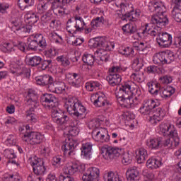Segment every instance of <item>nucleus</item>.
I'll list each match as a JSON object with an SVG mask.
<instances>
[{
	"instance_id": "f257e3e1",
	"label": "nucleus",
	"mask_w": 181,
	"mask_h": 181,
	"mask_svg": "<svg viewBox=\"0 0 181 181\" xmlns=\"http://www.w3.org/2000/svg\"><path fill=\"white\" fill-rule=\"evenodd\" d=\"M130 80L124 82L119 88L118 97L127 108H132L139 104L137 97H140L142 92H141L139 86L136 85L135 83H144L145 75L141 70L134 71L130 76ZM132 95H137V97L134 98Z\"/></svg>"
},
{
	"instance_id": "f03ea898",
	"label": "nucleus",
	"mask_w": 181,
	"mask_h": 181,
	"mask_svg": "<svg viewBox=\"0 0 181 181\" xmlns=\"http://www.w3.org/2000/svg\"><path fill=\"white\" fill-rule=\"evenodd\" d=\"M151 22L156 26L151 28L148 23H146L138 30L137 35L139 37H144L146 35H150V36L153 37L159 36L162 31V28L169 23V19H168V16L161 14L159 16H152Z\"/></svg>"
},
{
	"instance_id": "7ed1b4c3",
	"label": "nucleus",
	"mask_w": 181,
	"mask_h": 181,
	"mask_svg": "<svg viewBox=\"0 0 181 181\" xmlns=\"http://www.w3.org/2000/svg\"><path fill=\"white\" fill-rule=\"evenodd\" d=\"M128 67L122 65L113 66L109 69L110 74L106 77V80L112 87L119 86L122 81V76H120L121 73L127 71Z\"/></svg>"
},
{
	"instance_id": "20e7f679",
	"label": "nucleus",
	"mask_w": 181,
	"mask_h": 181,
	"mask_svg": "<svg viewBox=\"0 0 181 181\" xmlns=\"http://www.w3.org/2000/svg\"><path fill=\"white\" fill-rule=\"evenodd\" d=\"M116 6L119 8V9L116 10V13L118 15L119 18L125 16L126 18H128L129 21H131V22H136V21L139 20V16H141V10L132 9L129 11H128V6H127L124 3H120L119 5L116 4Z\"/></svg>"
},
{
	"instance_id": "39448f33",
	"label": "nucleus",
	"mask_w": 181,
	"mask_h": 181,
	"mask_svg": "<svg viewBox=\"0 0 181 181\" xmlns=\"http://www.w3.org/2000/svg\"><path fill=\"white\" fill-rule=\"evenodd\" d=\"M27 45L30 50H37V47L46 49L47 42L42 34H33L28 38Z\"/></svg>"
},
{
	"instance_id": "423d86ee",
	"label": "nucleus",
	"mask_w": 181,
	"mask_h": 181,
	"mask_svg": "<svg viewBox=\"0 0 181 181\" xmlns=\"http://www.w3.org/2000/svg\"><path fill=\"white\" fill-rule=\"evenodd\" d=\"M175 52L172 51H162L153 56V62L154 64H170L175 62Z\"/></svg>"
},
{
	"instance_id": "0eeeda50",
	"label": "nucleus",
	"mask_w": 181,
	"mask_h": 181,
	"mask_svg": "<svg viewBox=\"0 0 181 181\" xmlns=\"http://www.w3.org/2000/svg\"><path fill=\"white\" fill-rule=\"evenodd\" d=\"M45 139V136L40 132H25L22 136V140L25 142L28 145H40Z\"/></svg>"
},
{
	"instance_id": "6e6552de",
	"label": "nucleus",
	"mask_w": 181,
	"mask_h": 181,
	"mask_svg": "<svg viewBox=\"0 0 181 181\" xmlns=\"http://www.w3.org/2000/svg\"><path fill=\"white\" fill-rule=\"evenodd\" d=\"M28 162L32 166L33 173L37 176H43L46 173V167L43 159L34 156L30 157Z\"/></svg>"
},
{
	"instance_id": "1a4fd4ad",
	"label": "nucleus",
	"mask_w": 181,
	"mask_h": 181,
	"mask_svg": "<svg viewBox=\"0 0 181 181\" xmlns=\"http://www.w3.org/2000/svg\"><path fill=\"white\" fill-rule=\"evenodd\" d=\"M89 46L95 49H106V50H114L115 43L110 42L104 37H96L90 41Z\"/></svg>"
},
{
	"instance_id": "9d476101",
	"label": "nucleus",
	"mask_w": 181,
	"mask_h": 181,
	"mask_svg": "<svg viewBox=\"0 0 181 181\" xmlns=\"http://www.w3.org/2000/svg\"><path fill=\"white\" fill-rule=\"evenodd\" d=\"M92 138L96 142L100 144H108L111 136L108 134V130L105 128H100L94 129L92 132Z\"/></svg>"
},
{
	"instance_id": "9b49d317",
	"label": "nucleus",
	"mask_w": 181,
	"mask_h": 181,
	"mask_svg": "<svg viewBox=\"0 0 181 181\" xmlns=\"http://www.w3.org/2000/svg\"><path fill=\"white\" fill-rule=\"evenodd\" d=\"M101 151L105 159H115V158H118L124 152V148L104 146L102 147Z\"/></svg>"
},
{
	"instance_id": "f8f14e48",
	"label": "nucleus",
	"mask_w": 181,
	"mask_h": 181,
	"mask_svg": "<svg viewBox=\"0 0 181 181\" xmlns=\"http://www.w3.org/2000/svg\"><path fill=\"white\" fill-rule=\"evenodd\" d=\"M156 108V102L153 99H145L139 109L141 115L146 116L147 119L152 115V110Z\"/></svg>"
},
{
	"instance_id": "ddd939ff",
	"label": "nucleus",
	"mask_w": 181,
	"mask_h": 181,
	"mask_svg": "<svg viewBox=\"0 0 181 181\" xmlns=\"http://www.w3.org/2000/svg\"><path fill=\"white\" fill-rule=\"evenodd\" d=\"M52 120L57 125H67L70 117L62 110H52L51 112Z\"/></svg>"
},
{
	"instance_id": "4468645a",
	"label": "nucleus",
	"mask_w": 181,
	"mask_h": 181,
	"mask_svg": "<svg viewBox=\"0 0 181 181\" xmlns=\"http://www.w3.org/2000/svg\"><path fill=\"white\" fill-rule=\"evenodd\" d=\"M64 173L66 175H74L78 172H84L86 170V165L81 163H69L63 168Z\"/></svg>"
},
{
	"instance_id": "2eb2a0df",
	"label": "nucleus",
	"mask_w": 181,
	"mask_h": 181,
	"mask_svg": "<svg viewBox=\"0 0 181 181\" xmlns=\"http://www.w3.org/2000/svg\"><path fill=\"white\" fill-rule=\"evenodd\" d=\"M165 115V110L160 107L156 109L154 107L152 110L151 115H150L149 118H147V120H148L152 125H156L157 124H159L160 121L163 120Z\"/></svg>"
},
{
	"instance_id": "dca6fc26",
	"label": "nucleus",
	"mask_w": 181,
	"mask_h": 181,
	"mask_svg": "<svg viewBox=\"0 0 181 181\" xmlns=\"http://www.w3.org/2000/svg\"><path fill=\"white\" fill-rule=\"evenodd\" d=\"M77 145H78V144L74 139H69L67 141H66L62 146V150L64 152V156L69 158L74 156V151H76Z\"/></svg>"
},
{
	"instance_id": "f3484780",
	"label": "nucleus",
	"mask_w": 181,
	"mask_h": 181,
	"mask_svg": "<svg viewBox=\"0 0 181 181\" xmlns=\"http://www.w3.org/2000/svg\"><path fill=\"white\" fill-rule=\"evenodd\" d=\"M41 103L46 110H52L56 107L57 99L53 94L45 93L41 96Z\"/></svg>"
},
{
	"instance_id": "a211bd4d",
	"label": "nucleus",
	"mask_w": 181,
	"mask_h": 181,
	"mask_svg": "<svg viewBox=\"0 0 181 181\" xmlns=\"http://www.w3.org/2000/svg\"><path fill=\"white\" fill-rule=\"evenodd\" d=\"M148 9L150 12H156L154 16L159 15H166V6L162 1H153L148 3Z\"/></svg>"
},
{
	"instance_id": "6ab92c4d",
	"label": "nucleus",
	"mask_w": 181,
	"mask_h": 181,
	"mask_svg": "<svg viewBox=\"0 0 181 181\" xmlns=\"http://www.w3.org/2000/svg\"><path fill=\"white\" fill-rule=\"evenodd\" d=\"M156 40L158 45L163 49H167L172 46V35L168 33H162V31H160Z\"/></svg>"
},
{
	"instance_id": "aec40b11",
	"label": "nucleus",
	"mask_w": 181,
	"mask_h": 181,
	"mask_svg": "<svg viewBox=\"0 0 181 181\" xmlns=\"http://www.w3.org/2000/svg\"><path fill=\"white\" fill-rule=\"evenodd\" d=\"M83 181H100V169L95 167L89 168L82 176Z\"/></svg>"
},
{
	"instance_id": "412c9836",
	"label": "nucleus",
	"mask_w": 181,
	"mask_h": 181,
	"mask_svg": "<svg viewBox=\"0 0 181 181\" xmlns=\"http://www.w3.org/2000/svg\"><path fill=\"white\" fill-rule=\"evenodd\" d=\"M26 104L30 108H37L39 106V96L35 93V90L29 89L25 97Z\"/></svg>"
},
{
	"instance_id": "4be33fe9",
	"label": "nucleus",
	"mask_w": 181,
	"mask_h": 181,
	"mask_svg": "<svg viewBox=\"0 0 181 181\" xmlns=\"http://www.w3.org/2000/svg\"><path fill=\"white\" fill-rule=\"evenodd\" d=\"M66 80L70 86L78 88L81 86L83 78L81 74L76 73H69L66 75Z\"/></svg>"
},
{
	"instance_id": "5701e85b",
	"label": "nucleus",
	"mask_w": 181,
	"mask_h": 181,
	"mask_svg": "<svg viewBox=\"0 0 181 181\" xmlns=\"http://www.w3.org/2000/svg\"><path fill=\"white\" fill-rule=\"evenodd\" d=\"M93 100V105L95 107H105V105H110V102L107 99L105 94L103 93H97L91 98Z\"/></svg>"
},
{
	"instance_id": "b1692460",
	"label": "nucleus",
	"mask_w": 181,
	"mask_h": 181,
	"mask_svg": "<svg viewBox=\"0 0 181 181\" xmlns=\"http://www.w3.org/2000/svg\"><path fill=\"white\" fill-rule=\"evenodd\" d=\"M78 100L76 98H68L64 105V108L71 115H74L78 107Z\"/></svg>"
},
{
	"instance_id": "393cba45",
	"label": "nucleus",
	"mask_w": 181,
	"mask_h": 181,
	"mask_svg": "<svg viewBox=\"0 0 181 181\" xmlns=\"http://www.w3.org/2000/svg\"><path fill=\"white\" fill-rule=\"evenodd\" d=\"M158 127L159 134L163 136H170L172 132L176 131L175 126L170 123L161 122Z\"/></svg>"
},
{
	"instance_id": "a878e982",
	"label": "nucleus",
	"mask_w": 181,
	"mask_h": 181,
	"mask_svg": "<svg viewBox=\"0 0 181 181\" xmlns=\"http://www.w3.org/2000/svg\"><path fill=\"white\" fill-rule=\"evenodd\" d=\"M103 21H104V18L103 17H97L96 18L92 20L90 25L86 27V35L91 33V32H95V30L100 28L101 23H103Z\"/></svg>"
},
{
	"instance_id": "bb28decb",
	"label": "nucleus",
	"mask_w": 181,
	"mask_h": 181,
	"mask_svg": "<svg viewBox=\"0 0 181 181\" xmlns=\"http://www.w3.org/2000/svg\"><path fill=\"white\" fill-rule=\"evenodd\" d=\"M126 176L128 181H139V171L136 167H130L126 172Z\"/></svg>"
},
{
	"instance_id": "cd10ccee",
	"label": "nucleus",
	"mask_w": 181,
	"mask_h": 181,
	"mask_svg": "<svg viewBox=\"0 0 181 181\" xmlns=\"http://www.w3.org/2000/svg\"><path fill=\"white\" fill-rule=\"evenodd\" d=\"M112 49H107L105 48L98 49L95 52V57L100 59L101 62H108V59H110V52Z\"/></svg>"
},
{
	"instance_id": "c85d7f7f",
	"label": "nucleus",
	"mask_w": 181,
	"mask_h": 181,
	"mask_svg": "<svg viewBox=\"0 0 181 181\" xmlns=\"http://www.w3.org/2000/svg\"><path fill=\"white\" fill-rule=\"evenodd\" d=\"M74 19L76 22L75 25L78 31L83 32V30H84L86 33V30L87 29V28H88V26H87V23L84 21V19L83 18V17L78 15H75L74 16Z\"/></svg>"
},
{
	"instance_id": "c756f323",
	"label": "nucleus",
	"mask_w": 181,
	"mask_h": 181,
	"mask_svg": "<svg viewBox=\"0 0 181 181\" xmlns=\"http://www.w3.org/2000/svg\"><path fill=\"white\" fill-rule=\"evenodd\" d=\"M148 92L152 95H158L159 91H160V85L156 81H150L146 84Z\"/></svg>"
},
{
	"instance_id": "7c9ffc66",
	"label": "nucleus",
	"mask_w": 181,
	"mask_h": 181,
	"mask_svg": "<svg viewBox=\"0 0 181 181\" xmlns=\"http://www.w3.org/2000/svg\"><path fill=\"white\" fill-rule=\"evenodd\" d=\"M146 166L148 169H158L162 166V159L159 157H151L146 161Z\"/></svg>"
},
{
	"instance_id": "2f4dec72",
	"label": "nucleus",
	"mask_w": 181,
	"mask_h": 181,
	"mask_svg": "<svg viewBox=\"0 0 181 181\" xmlns=\"http://www.w3.org/2000/svg\"><path fill=\"white\" fill-rule=\"evenodd\" d=\"M81 156L86 159H88L91 156V152L93 151V144L91 142H86L82 144L81 148Z\"/></svg>"
},
{
	"instance_id": "473e14b6",
	"label": "nucleus",
	"mask_w": 181,
	"mask_h": 181,
	"mask_svg": "<svg viewBox=\"0 0 181 181\" xmlns=\"http://www.w3.org/2000/svg\"><path fill=\"white\" fill-rule=\"evenodd\" d=\"M136 159L137 163H145V160L148 159V151L144 148H140L136 151Z\"/></svg>"
},
{
	"instance_id": "72a5a7b5",
	"label": "nucleus",
	"mask_w": 181,
	"mask_h": 181,
	"mask_svg": "<svg viewBox=\"0 0 181 181\" xmlns=\"http://www.w3.org/2000/svg\"><path fill=\"white\" fill-rule=\"evenodd\" d=\"M146 145L149 149H158L162 145V137L149 139L146 141Z\"/></svg>"
},
{
	"instance_id": "f704fd0d",
	"label": "nucleus",
	"mask_w": 181,
	"mask_h": 181,
	"mask_svg": "<svg viewBox=\"0 0 181 181\" xmlns=\"http://www.w3.org/2000/svg\"><path fill=\"white\" fill-rule=\"evenodd\" d=\"M87 91H98L101 88V83L98 81H90L85 83Z\"/></svg>"
},
{
	"instance_id": "c9c22d12",
	"label": "nucleus",
	"mask_w": 181,
	"mask_h": 181,
	"mask_svg": "<svg viewBox=\"0 0 181 181\" xmlns=\"http://www.w3.org/2000/svg\"><path fill=\"white\" fill-rule=\"evenodd\" d=\"M124 35L126 36H131L136 32V25L132 23H127L122 26V28Z\"/></svg>"
},
{
	"instance_id": "e433bc0d",
	"label": "nucleus",
	"mask_w": 181,
	"mask_h": 181,
	"mask_svg": "<svg viewBox=\"0 0 181 181\" xmlns=\"http://www.w3.org/2000/svg\"><path fill=\"white\" fill-rule=\"evenodd\" d=\"M53 78V77H52V76L50 75H42V76H37L35 78L37 84H38L39 86H47L49 83V81H52V79Z\"/></svg>"
},
{
	"instance_id": "4c0bfd02",
	"label": "nucleus",
	"mask_w": 181,
	"mask_h": 181,
	"mask_svg": "<svg viewBox=\"0 0 181 181\" xmlns=\"http://www.w3.org/2000/svg\"><path fill=\"white\" fill-rule=\"evenodd\" d=\"M119 53L125 57H134L135 52L134 51V48L131 47H120Z\"/></svg>"
},
{
	"instance_id": "58836bf2",
	"label": "nucleus",
	"mask_w": 181,
	"mask_h": 181,
	"mask_svg": "<svg viewBox=\"0 0 181 181\" xmlns=\"http://www.w3.org/2000/svg\"><path fill=\"white\" fill-rule=\"evenodd\" d=\"M25 115L28 122L30 124H36L37 122V116L35 114V110L33 108H30L29 110H27Z\"/></svg>"
},
{
	"instance_id": "ea45409f",
	"label": "nucleus",
	"mask_w": 181,
	"mask_h": 181,
	"mask_svg": "<svg viewBox=\"0 0 181 181\" xmlns=\"http://www.w3.org/2000/svg\"><path fill=\"white\" fill-rule=\"evenodd\" d=\"M175 91H176L175 88L172 86H168L163 90H160V94L163 98H169L170 97H172L173 94H175Z\"/></svg>"
},
{
	"instance_id": "a19ab883",
	"label": "nucleus",
	"mask_w": 181,
	"mask_h": 181,
	"mask_svg": "<svg viewBox=\"0 0 181 181\" xmlns=\"http://www.w3.org/2000/svg\"><path fill=\"white\" fill-rule=\"evenodd\" d=\"M25 18L28 22V25H30L31 26H33V25L37 23V21H39L37 15L35 13H31L30 11L26 13Z\"/></svg>"
},
{
	"instance_id": "79ce46f5",
	"label": "nucleus",
	"mask_w": 181,
	"mask_h": 181,
	"mask_svg": "<svg viewBox=\"0 0 181 181\" xmlns=\"http://www.w3.org/2000/svg\"><path fill=\"white\" fill-rule=\"evenodd\" d=\"M66 30L68 33L71 35H76L77 32H79L77 28L76 27V24L73 23V20L69 18L66 23Z\"/></svg>"
},
{
	"instance_id": "37998d69",
	"label": "nucleus",
	"mask_w": 181,
	"mask_h": 181,
	"mask_svg": "<svg viewBox=\"0 0 181 181\" xmlns=\"http://www.w3.org/2000/svg\"><path fill=\"white\" fill-rule=\"evenodd\" d=\"M13 74L16 76H24L25 77H30V70L28 69H21L18 67L14 71H12Z\"/></svg>"
},
{
	"instance_id": "c03bdc74",
	"label": "nucleus",
	"mask_w": 181,
	"mask_h": 181,
	"mask_svg": "<svg viewBox=\"0 0 181 181\" xmlns=\"http://www.w3.org/2000/svg\"><path fill=\"white\" fill-rule=\"evenodd\" d=\"M87 114V109L84 105L81 104V102H78V107L76 111H75V114L74 115L75 117H82L83 115H86Z\"/></svg>"
},
{
	"instance_id": "a18cd8bd",
	"label": "nucleus",
	"mask_w": 181,
	"mask_h": 181,
	"mask_svg": "<svg viewBox=\"0 0 181 181\" xmlns=\"http://www.w3.org/2000/svg\"><path fill=\"white\" fill-rule=\"evenodd\" d=\"M48 37L54 43H62V42H63V37H62L61 35L54 31L49 32L48 34Z\"/></svg>"
},
{
	"instance_id": "49530a36",
	"label": "nucleus",
	"mask_w": 181,
	"mask_h": 181,
	"mask_svg": "<svg viewBox=\"0 0 181 181\" xmlns=\"http://www.w3.org/2000/svg\"><path fill=\"white\" fill-rule=\"evenodd\" d=\"M66 131H68L69 135H71V136H77L79 132V130L77 128V122H76V124H71L69 127H66Z\"/></svg>"
},
{
	"instance_id": "de8ad7c7",
	"label": "nucleus",
	"mask_w": 181,
	"mask_h": 181,
	"mask_svg": "<svg viewBox=\"0 0 181 181\" xmlns=\"http://www.w3.org/2000/svg\"><path fill=\"white\" fill-rule=\"evenodd\" d=\"M57 62L58 63H61L62 66L64 67H67V66H70V59L69 57L66 54L58 56L56 58Z\"/></svg>"
},
{
	"instance_id": "09e8293b",
	"label": "nucleus",
	"mask_w": 181,
	"mask_h": 181,
	"mask_svg": "<svg viewBox=\"0 0 181 181\" xmlns=\"http://www.w3.org/2000/svg\"><path fill=\"white\" fill-rule=\"evenodd\" d=\"M133 47L136 50H139L140 52H145L148 49V43L146 42L137 41L133 43Z\"/></svg>"
},
{
	"instance_id": "8fccbe9b",
	"label": "nucleus",
	"mask_w": 181,
	"mask_h": 181,
	"mask_svg": "<svg viewBox=\"0 0 181 181\" xmlns=\"http://www.w3.org/2000/svg\"><path fill=\"white\" fill-rule=\"evenodd\" d=\"M82 60L83 63L88 64V66H93L95 59L94 58V55L91 54H84L82 57Z\"/></svg>"
},
{
	"instance_id": "3c124183",
	"label": "nucleus",
	"mask_w": 181,
	"mask_h": 181,
	"mask_svg": "<svg viewBox=\"0 0 181 181\" xmlns=\"http://www.w3.org/2000/svg\"><path fill=\"white\" fill-rule=\"evenodd\" d=\"M42 63V57L39 56L31 57L28 59L29 66L35 67V66H39Z\"/></svg>"
},
{
	"instance_id": "603ef678",
	"label": "nucleus",
	"mask_w": 181,
	"mask_h": 181,
	"mask_svg": "<svg viewBox=\"0 0 181 181\" xmlns=\"http://www.w3.org/2000/svg\"><path fill=\"white\" fill-rule=\"evenodd\" d=\"M38 13L41 15L43 13H46L47 9H49V2H40L37 6Z\"/></svg>"
},
{
	"instance_id": "864d4df0",
	"label": "nucleus",
	"mask_w": 181,
	"mask_h": 181,
	"mask_svg": "<svg viewBox=\"0 0 181 181\" xmlns=\"http://www.w3.org/2000/svg\"><path fill=\"white\" fill-rule=\"evenodd\" d=\"M4 156L7 159H16V153L12 148H6L4 151Z\"/></svg>"
},
{
	"instance_id": "5fc2aeb1",
	"label": "nucleus",
	"mask_w": 181,
	"mask_h": 181,
	"mask_svg": "<svg viewBox=\"0 0 181 181\" xmlns=\"http://www.w3.org/2000/svg\"><path fill=\"white\" fill-rule=\"evenodd\" d=\"M66 93V83L64 82H57L55 94H63Z\"/></svg>"
},
{
	"instance_id": "6e6d98bb",
	"label": "nucleus",
	"mask_w": 181,
	"mask_h": 181,
	"mask_svg": "<svg viewBox=\"0 0 181 181\" xmlns=\"http://www.w3.org/2000/svg\"><path fill=\"white\" fill-rule=\"evenodd\" d=\"M132 162V155L129 153H124L122 156V163L123 165H129Z\"/></svg>"
},
{
	"instance_id": "4d7b16f0",
	"label": "nucleus",
	"mask_w": 181,
	"mask_h": 181,
	"mask_svg": "<svg viewBox=\"0 0 181 181\" xmlns=\"http://www.w3.org/2000/svg\"><path fill=\"white\" fill-rule=\"evenodd\" d=\"M16 136L13 135V134H10L6 141L5 144L6 145H7V146H13L15 145H16Z\"/></svg>"
},
{
	"instance_id": "13d9d810",
	"label": "nucleus",
	"mask_w": 181,
	"mask_h": 181,
	"mask_svg": "<svg viewBox=\"0 0 181 181\" xmlns=\"http://www.w3.org/2000/svg\"><path fill=\"white\" fill-rule=\"evenodd\" d=\"M170 138H173V144L175 146H179V144L180 143V140L179 139V136H177V131L174 130L173 132H171Z\"/></svg>"
},
{
	"instance_id": "bf43d9fd",
	"label": "nucleus",
	"mask_w": 181,
	"mask_h": 181,
	"mask_svg": "<svg viewBox=\"0 0 181 181\" xmlns=\"http://www.w3.org/2000/svg\"><path fill=\"white\" fill-rule=\"evenodd\" d=\"M160 83L161 84H170L173 81V78L170 75H164L160 77Z\"/></svg>"
},
{
	"instance_id": "052dcab7",
	"label": "nucleus",
	"mask_w": 181,
	"mask_h": 181,
	"mask_svg": "<svg viewBox=\"0 0 181 181\" xmlns=\"http://www.w3.org/2000/svg\"><path fill=\"white\" fill-rule=\"evenodd\" d=\"M171 16L175 22H181V10H172Z\"/></svg>"
},
{
	"instance_id": "680f3d73",
	"label": "nucleus",
	"mask_w": 181,
	"mask_h": 181,
	"mask_svg": "<svg viewBox=\"0 0 181 181\" xmlns=\"http://www.w3.org/2000/svg\"><path fill=\"white\" fill-rule=\"evenodd\" d=\"M51 151L52 150L50 149V146L49 144H44L41 148V153L45 157L49 156Z\"/></svg>"
},
{
	"instance_id": "e2e57ef3",
	"label": "nucleus",
	"mask_w": 181,
	"mask_h": 181,
	"mask_svg": "<svg viewBox=\"0 0 181 181\" xmlns=\"http://www.w3.org/2000/svg\"><path fill=\"white\" fill-rule=\"evenodd\" d=\"M132 69L135 71H139L142 69V64L139 62V58H135L132 62Z\"/></svg>"
},
{
	"instance_id": "0e129e2a",
	"label": "nucleus",
	"mask_w": 181,
	"mask_h": 181,
	"mask_svg": "<svg viewBox=\"0 0 181 181\" xmlns=\"http://www.w3.org/2000/svg\"><path fill=\"white\" fill-rule=\"evenodd\" d=\"M44 54L45 57H48L49 59H53L57 54V51L53 49H49L44 52Z\"/></svg>"
},
{
	"instance_id": "69168bd1",
	"label": "nucleus",
	"mask_w": 181,
	"mask_h": 181,
	"mask_svg": "<svg viewBox=\"0 0 181 181\" xmlns=\"http://www.w3.org/2000/svg\"><path fill=\"white\" fill-rule=\"evenodd\" d=\"M22 23L21 21H14L11 23V29L13 32L19 31L22 29Z\"/></svg>"
},
{
	"instance_id": "338daca9",
	"label": "nucleus",
	"mask_w": 181,
	"mask_h": 181,
	"mask_svg": "<svg viewBox=\"0 0 181 181\" xmlns=\"http://www.w3.org/2000/svg\"><path fill=\"white\" fill-rule=\"evenodd\" d=\"M47 90L50 93H54L56 92V86H57V82H54L53 78H52V81H49V83L47 85Z\"/></svg>"
},
{
	"instance_id": "774afa93",
	"label": "nucleus",
	"mask_w": 181,
	"mask_h": 181,
	"mask_svg": "<svg viewBox=\"0 0 181 181\" xmlns=\"http://www.w3.org/2000/svg\"><path fill=\"white\" fill-rule=\"evenodd\" d=\"M59 181H74V178L69 174H60L59 177Z\"/></svg>"
}]
</instances>
